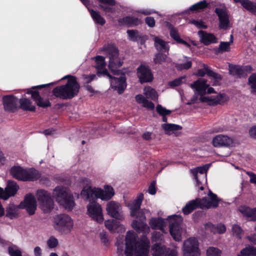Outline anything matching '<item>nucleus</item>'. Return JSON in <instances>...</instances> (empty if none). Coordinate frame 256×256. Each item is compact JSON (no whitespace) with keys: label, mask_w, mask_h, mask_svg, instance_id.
<instances>
[{"label":"nucleus","mask_w":256,"mask_h":256,"mask_svg":"<svg viewBox=\"0 0 256 256\" xmlns=\"http://www.w3.org/2000/svg\"><path fill=\"white\" fill-rule=\"evenodd\" d=\"M104 188L105 190H104L99 188L86 186L82 190L80 195L85 200L100 198L102 200H108L114 195V190L110 186H106Z\"/></svg>","instance_id":"obj_3"},{"label":"nucleus","mask_w":256,"mask_h":256,"mask_svg":"<svg viewBox=\"0 0 256 256\" xmlns=\"http://www.w3.org/2000/svg\"><path fill=\"white\" fill-rule=\"evenodd\" d=\"M190 23L195 25L198 28H206L207 26L202 20H193L190 22Z\"/></svg>","instance_id":"obj_60"},{"label":"nucleus","mask_w":256,"mask_h":256,"mask_svg":"<svg viewBox=\"0 0 256 256\" xmlns=\"http://www.w3.org/2000/svg\"><path fill=\"white\" fill-rule=\"evenodd\" d=\"M66 78L68 80L66 84L56 86L52 90L54 96L64 100L72 98L78 94L80 89L76 76L68 75L63 78Z\"/></svg>","instance_id":"obj_1"},{"label":"nucleus","mask_w":256,"mask_h":256,"mask_svg":"<svg viewBox=\"0 0 256 256\" xmlns=\"http://www.w3.org/2000/svg\"><path fill=\"white\" fill-rule=\"evenodd\" d=\"M170 36L178 42L180 39L178 31L174 28V29H172L170 31Z\"/></svg>","instance_id":"obj_62"},{"label":"nucleus","mask_w":256,"mask_h":256,"mask_svg":"<svg viewBox=\"0 0 256 256\" xmlns=\"http://www.w3.org/2000/svg\"><path fill=\"white\" fill-rule=\"evenodd\" d=\"M94 58L95 59L96 62V64L94 66L97 69L98 72L102 70L104 71L106 70L104 68L106 66V64L104 62V58L100 56H98ZM102 73L104 74V72H102Z\"/></svg>","instance_id":"obj_44"},{"label":"nucleus","mask_w":256,"mask_h":256,"mask_svg":"<svg viewBox=\"0 0 256 256\" xmlns=\"http://www.w3.org/2000/svg\"><path fill=\"white\" fill-rule=\"evenodd\" d=\"M206 256H221V251L214 247H210L206 250Z\"/></svg>","instance_id":"obj_53"},{"label":"nucleus","mask_w":256,"mask_h":256,"mask_svg":"<svg viewBox=\"0 0 256 256\" xmlns=\"http://www.w3.org/2000/svg\"><path fill=\"white\" fill-rule=\"evenodd\" d=\"M256 254V248L248 246L242 249L238 256H251Z\"/></svg>","instance_id":"obj_43"},{"label":"nucleus","mask_w":256,"mask_h":256,"mask_svg":"<svg viewBox=\"0 0 256 256\" xmlns=\"http://www.w3.org/2000/svg\"><path fill=\"white\" fill-rule=\"evenodd\" d=\"M184 256H200V250L198 240L190 238L184 242L182 248Z\"/></svg>","instance_id":"obj_8"},{"label":"nucleus","mask_w":256,"mask_h":256,"mask_svg":"<svg viewBox=\"0 0 256 256\" xmlns=\"http://www.w3.org/2000/svg\"><path fill=\"white\" fill-rule=\"evenodd\" d=\"M32 97L33 100L36 102V104L42 108H47L50 106L51 104L48 99H43L40 96L38 92H32Z\"/></svg>","instance_id":"obj_25"},{"label":"nucleus","mask_w":256,"mask_h":256,"mask_svg":"<svg viewBox=\"0 0 256 256\" xmlns=\"http://www.w3.org/2000/svg\"><path fill=\"white\" fill-rule=\"evenodd\" d=\"M157 112L161 116L168 115L171 112V110L166 109L163 108L161 105H158L156 106Z\"/></svg>","instance_id":"obj_58"},{"label":"nucleus","mask_w":256,"mask_h":256,"mask_svg":"<svg viewBox=\"0 0 256 256\" xmlns=\"http://www.w3.org/2000/svg\"><path fill=\"white\" fill-rule=\"evenodd\" d=\"M229 72L230 74L236 78H241L244 76L243 68L237 66L230 67Z\"/></svg>","instance_id":"obj_42"},{"label":"nucleus","mask_w":256,"mask_h":256,"mask_svg":"<svg viewBox=\"0 0 256 256\" xmlns=\"http://www.w3.org/2000/svg\"><path fill=\"white\" fill-rule=\"evenodd\" d=\"M198 206V200H192L190 202L182 208V212L185 214H188L193 210L196 208Z\"/></svg>","instance_id":"obj_41"},{"label":"nucleus","mask_w":256,"mask_h":256,"mask_svg":"<svg viewBox=\"0 0 256 256\" xmlns=\"http://www.w3.org/2000/svg\"><path fill=\"white\" fill-rule=\"evenodd\" d=\"M145 22L150 27L153 28L155 26V20L153 17H146Z\"/></svg>","instance_id":"obj_63"},{"label":"nucleus","mask_w":256,"mask_h":256,"mask_svg":"<svg viewBox=\"0 0 256 256\" xmlns=\"http://www.w3.org/2000/svg\"><path fill=\"white\" fill-rule=\"evenodd\" d=\"M136 102L142 105L144 108H146L148 110H152L154 108V104L151 102L148 101L146 98L142 94H137L136 97Z\"/></svg>","instance_id":"obj_32"},{"label":"nucleus","mask_w":256,"mask_h":256,"mask_svg":"<svg viewBox=\"0 0 256 256\" xmlns=\"http://www.w3.org/2000/svg\"><path fill=\"white\" fill-rule=\"evenodd\" d=\"M64 200L65 204H59L64 206L66 209L68 210H72L74 206V202L72 192H70L68 194V196H66V198L64 197Z\"/></svg>","instance_id":"obj_40"},{"label":"nucleus","mask_w":256,"mask_h":256,"mask_svg":"<svg viewBox=\"0 0 256 256\" xmlns=\"http://www.w3.org/2000/svg\"><path fill=\"white\" fill-rule=\"evenodd\" d=\"M215 12L219 19V28L220 29L227 30L230 27L229 16L226 8H216Z\"/></svg>","instance_id":"obj_14"},{"label":"nucleus","mask_w":256,"mask_h":256,"mask_svg":"<svg viewBox=\"0 0 256 256\" xmlns=\"http://www.w3.org/2000/svg\"><path fill=\"white\" fill-rule=\"evenodd\" d=\"M241 4L247 10L256 15V3L248 0H241Z\"/></svg>","instance_id":"obj_39"},{"label":"nucleus","mask_w":256,"mask_h":256,"mask_svg":"<svg viewBox=\"0 0 256 256\" xmlns=\"http://www.w3.org/2000/svg\"><path fill=\"white\" fill-rule=\"evenodd\" d=\"M26 181H34L38 180L40 176L38 172L34 169L31 168L26 170Z\"/></svg>","instance_id":"obj_38"},{"label":"nucleus","mask_w":256,"mask_h":256,"mask_svg":"<svg viewBox=\"0 0 256 256\" xmlns=\"http://www.w3.org/2000/svg\"><path fill=\"white\" fill-rule=\"evenodd\" d=\"M239 210L244 216L249 218L250 220L256 221V208H250L248 207L241 206Z\"/></svg>","instance_id":"obj_31"},{"label":"nucleus","mask_w":256,"mask_h":256,"mask_svg":"<svg viewBox=\"0 0 256 256\" xmlns=\"http://www.w3.org/2000/svg\"><path fill=\"white\" fill-rule=\"evenodd\" d=\"M132 227L138 232H148L150 228L144 221L134 220L132 224Z\"/></svg>","instance_id":"obj_35"},{"label":"nucleus","mask_w":256,"mask_h":256,"mask_svg":"<svg viewBox=\"0 0 256 256\" xmlns=\"http://www.w3.org/2000/svg\"><path fill=\"white\" fill-rule=\"evenodd\" d=\"M19 205L16 206L14 204H9L6 208V216L10 220H12L18 216Z\"/></svg>","instance_id":"obj_24"},{"label":"nucleus","mask_w":256,"mask_h":256,"mask_svg":"<svg viewBox=\"0 0 256 256\" xmlns=\"http://www.w3.org/2000/svg\"><path fill=\"white\" fill-rule=\"evenodd\" d=\"M104 74L107 76L111 79V86L112 88L118 91L119 94L122 93L126 88V78L122 76L119 78L112 77L108 72L107 70L104 71Z\"/></svg>","instance_id":"obj_13"},{"label":"nucleus","mask_w":256,"mask_h":256,"mask_svg":"<svg viewBox=\"0 0 256 256\" xmlns=\"http://www.w3.org/2000/svg\"><path fill=\"white\" fill-rule=\"evenodd\" d=\"M197 200L198 206L202 208H216L220 201L217 196L213 194L210 190L209 191L208 197L204 198L202 200Z\"/></svg>","instance_id":"obj_12"},{"label":"nucleus","mask_w":256,"mask_h":256,"mask_svg":"<svg viewBox=\"0 0 256 256\" xmlns=\"http://www.w3.org/2000/svg\"><path fill=\"white\" fill-rule=\"evenodd\" d=\"M228 100V97L224 94H219L216 96H211L210 106L222 104Z\"/></svg>","instance_id":"obj_33"},{"label":"nucleus","mask_w":256,"mask_h":256,"mask_svg":"<svg viewBox=\"0 0 256 256\" xmlns=\"http://www.w3.org/2000/svg\"><path fill=\"white\" fill-rule=\"evenodd\" d=\"M232 139L227 136L219 134L212 139V144L214 147L231 146H233Z\"/></svg>","instance_id":"obj_18"},{"label":"nucleus","mask_w":256,"mask_h":256,"mask_svg":"<svg viewBox=\"0 0 256 256\" xmlns=\"http://www.w3.org/2000/svg\"><path fill=\"white\" fill-rule=\"evenodd\" d=\"M230 42H221L218 48V52L222 53L224 52H228L230 50Z\"/></svg>","instance_id":"obj_55"},{"label":"nucleus","mask_w":256,"mask_h":256,"mask_svg":"<svg viewBox=\"0 0 256 256\" xmlns=\"http://www.w3.org/2000/svg\"><path fill=\"white\" fill-rule=\"evenodd\" d=\"M232 232L233 234L235 236L238 238H241L240 235L242 232V230L239 226L236 224L234 225L232 228Z\"/></svg>","instance_id":"obj_56"},{"label":"nucleus","mask_w":256,"mask_h":256,"mask_svg":"<svg viewBox=\"0 0 256 256\" xmlns=\"http://www.w3.org/2000/svg\"><path fill=\"white\" fill-rule=\"evenodd\" d=\"M8 250L10 256H22L20 249L16 245L8 246Z\"/></svg>","instance_id":"obj_47"},{"label":"nucleus","mask_w":256,"mask_h":256,"mask_svg":"<svg viewBox=\"0 0 256 256\" xmlns=\"http://www.w3.org/2000/svg\"><path fill=\"white\" fill-rule=\"evenodd\" d=\"M26 170L20 166H14L10 170V174L13 178L22 181H26Z\"/></svg>","instance_id":"obj_26"},{"label":"nucleus","mask_w":256,"mask_h":256,"mask_svg":"<svg viewBox=\"0 0 256 256\" xmlns=\"http://www.w3.org/2000/svg\"><path fill=\"white\" fill-rule=\"evenodd\" d=\"M153 256H165L162 248L158 244H154L152 248Z\"/></svg>","instance_id":"obj_49"},{"label":"nucleus","mask_w":256,"mask_h":256,"mask_svg":"<svg viewBox=\"0 0 256 256\" xmlns=\"http://www.w3.org/2000/svg\"><path fill=\"white\" fill-rule=\"evenodd\" d=\"M137 74L141 84L152 80L153 76L150 68L144 65H140L138 68Z\"/></svg>","instance_id":"obj_15"},{"label":"nucleus","mask_w":256,"mask_h":256,"mask_svg":"<svg viewBox=\"0 0 256 256\" xmlns=\"http://www.w3.org/2000/svg\"><path fill=\"white\" fill-rule=\"evenodd\" d=\"M46 244L48 248L52 249L56 248L58 244V240L54 236H50L46 241Z\"/></svg>","instance_id":"obj_51"},{"label":"nucleus","mask_w":256,"mask_h":256,"mask_svg":"<svg viewBox=\"0 0 256 256\" xmlns=\"http://www.w3.org/2000/svg\"><path fill=\"white\" fill-rule=\"evenodd\" d=\"M70 192V190L66 188L58 186L54 190L52 194L58 204H65L64 200V197L66 198V196H68V194Z\"/></svg>","instance_id":"obj_19"},{"label":"nucleus","mask_w":256,"mask_h":256,"mask_svg":"<svg viewBox=\"0 0 256 256\" xmlns=\"http://www.w3.org/2000/svg\"><path fill=\"white\" fill-rule=\"evenodd\" d=\"M206 74L212 78H215L218 79L220 78L218 73L213 72L208 66L204 64V68L198 70L197 75L200 76H204Z\"/></svg>","instance_id":"obj_34"},{"label":"nucleus","mask_w":256,"mask_h":256,"mask_svg":"<svg viewBox=\"0 0 256 256\" xmlns=\"http://www.w3.org/2000/svg\"><path fill=\"white\" fill-rule=\"evenodd\" d=\"M149 224L152 229H159L162 232H166L164 229L166 226L165 222L162 218H152L150 220Z\"/></svg>","instance_id":"obj_27"},{"label":"nucleus","mask_w":256,"mask_h":256,"mask_svg":"<svg viewBox=\"0 0 256 256\" xmlns=\"http://www.w3.org/2000/svg\"><path fill=\"white\" fill-rule=\"evenodd\" d=\"M73 226L72 220L66 214H58L54 218V227L62 234H67L70 233Z\"/></svg>","instance_id":"obj_5"},{"label":"nucleus","mask_w":256,"mask_h":256,"mask_svg":"<svg viewBox=\"0 0 256 256\" xmlns=\"http://www.w3.org/2000/svg\"><path fill=\"white\" fill-rule=\"evenodd\" d=\"M120 25L131 26H137L141 23L140 20L133 16H126L118 20Z\"/></svg>","instance_id":"obj_29"},{"label":"nucleus","mask_w":256,"mask_h":256,"mask_svg":"<svg viewBox=\"0 0 256 256\" xmlns=\"http://www.w3.org/2000/svg\"><path fill=\"white\" fill-rule=\"evenodd\" d=\"M208 168L206 166L197 167L194 169L191 170L190 172L194 176L196 182V186L202 184V182L206 180V172Z\"/></svg>","instance_id":"obj_16"},{"label":"nucleus","mask_w":256,"mask_h":256,"mask_svg":"<svg viewBox=\"0 0 256 256\" xmlns=\"http://www.w3.org/2000/svg\"><path fill=\"white\" fill-rule=\"evenodd\" d=\"M208 6V4L206 3V1L203 0L194 4L190 9L192 10H198L204 8H206Z\"/></svg>","instance_id":"obj_54"},{"label":"nucleus","mask_w":256,"mask_h":256,"mask_svg":"<svg viewBox=\"0 0 256 256\" xmlns=\"http://www.w3.org/2000/svg\"><path fill=\"white\" fill-rule=\"evenodd\" d=\"M89 12L95 22L100 24L101 26H103L105 24L106 21L100 15L98 12L94 11L93 10H89Z\"/></svg>","instance_id":"obj_45"},{"label":"nucleus","mask_w":256,"mask_h":256,"mask_svg":"<svg viewBox=\"0 0 256 256\" xmlns=\"http://www.w3.org/2000/svg\"><path fill=\"white\" fill-rule=\"evenodd\" d=\"M183 77H180L175 80L170 81L168 82V84L171 87H175L180 85L182 82Z\"/></svg>","instance_id":"obj_61"},{"label":"nucleus","mask_w":256,"mask_h":256,"mask_svg":"<svg viewBox=\"0 0 256 256\" xmlns=\"http://www.w3.org/2000/svg\"><path fill=\"white\" fill-rule=\"evenodd\" d=\"M198 35L200 38V42L205 45L207 46L211 43L216 42L217 38L212 34L201 30L198 32Z\"/></svg>","instance_id":"obj_21"},{"label":"nucleus","mask_w":256,"mask_h":256,"mask_svg":"<svg viewBox=\"0 0 256 256\" xmlns=\"http://www.w3.org/2000/svg\"><path fill=\"white\" fill-rule=\"evenodd\" d=\"M144 199V195L140 194L138 198L129 204L130 210V216H134L136 215L137 212L140 211L142 202Z\"/></svg>","instance_id":"obj_23"},{"label":"nucleus","mask_w":256,"mask_h":256,"mask_svg":"<svg viewBox=\"0 0 256 256\" xmlns=\"http://www.w3.org/2000/svg\"><path fill=\"white\" fill-rule=\"evenodd\" d=\"M104 225L106 228L112 232H124L126 228L124 226L118 224L117 222L114 220H106L104 222Z\"/></svg>","instance_id":"obj_22"},{"label":"nucleus","mask_w":256,"mask_h":256,"mask_svg":"<svg viewBox=\"0 0 256 256\" xmlns=\"http://www.w3.org/2000/svg\"><path fill=\"white\" fill-rule=\"evenodd\" d=\"M156 182L153 180L148 188V192L151 194H154L156 193Z\"/></svg>","instance_id":"obj_64"},{"label":"nucleus","mask_w":256,"mask_h":256,"mask_svg":"<svg viewBox=\"0 0 256 256\" xmlns=\"http://www.w3.org/2000/svg\"><path fill=\"white\" fill-rule=\"evenodd\" d=\"M162 128L164 130V133L168 135L175 134L176 132L182 129V126H180L172 124H162Z\"/></svg>","instance_id":"obj_30"},{"label":"nucleus","mask_w":256,"mask_h":256,"mask_svg":"<svg viewBox=\"0 0 256 256\" xmlns=\"http://www.w3.org/2000/svg\"><path fill=\"white\" fill-rule=\"evenodd\" d=\"M100 50L105 52L107 56L110 58L108 65L109 69L114 74H118L120 70L117 68L122 66L123 62L118 57V48L112 45L108 44L104 45Z\"/></svg>","instance_id":"obj_4"},{"label":"nucleus","mask_w":256,"mask_h":256,"mask_svg":"<svg viewBox=\"0 0 256 256\" xmlns=\"http://www.w3.org/2000/svg\"><path fill=\"white\" fill-rule=\"evenodd\" d=\"M166 58L167 56L166 54L158 53L155 55V57L154 58V62L155 64H162L166 61Z\"/></svg>","instance_id":"obj_52"},{"label":"nucleus","mask_w":256,"mask_h":256,"mask_svg":"<svg viewBox=\"0 0 256 256\" xmlns=\"http://www.w3.org/2000/svg\"><path fill=\"white\" fill-rule=\"evenodd\" d=\"M127 33L130 40L136 41L141 38V36L137 30H128Z\"/></svg>","instance_id":"obj_50"},{"label":"nucleus","mask_w":256,"mask_h":256,"mask_svg":"<svg viewBox=\"0 0 256 256\" xmlns=\"http://www.w3.org/2000/svg\"><path fill=\"white\" fill-rule=\"evenodd\" d=\"M144 94L148 98L153 100L158 99V94L156 91L150 87L146 88L144 90Z\"/></svg>","instance_id":"obj_46"},{"label":"nucleus","mask_w":256,"mask_h":256,"mask_svg":"<svg viewBox=\"0 0 256 256\" xmlns=\"http://www.w3.org/2000/svg\"><path fill=\"white\" fill-rule=\"evenodd\" d=\"M192 66V62L190 61H188L184 64H178L176 65V68L178 70H187L190 68Z\"/></svg>","instance_id":"obj_59"},{"label":"nucleus","mask_w":256,"mask_h":256,"mask_svg":"<svg viewBox=\"0 0 256 256\" xmlns=\"http://www.w3.org/2000/svg\"><path fill=\"white\" fill-rule=\"evenodd\" d=\"M248 82L253 91L256 92V73L252 74L250 76Z\"/></svg>","instance_id":"obj_57"},{"label":"nucleus","mask_w":256,"mask_h":256,"mask_svg":"<svg viewBox=\"0 0 256 256\" xmlns=\"http://www.w3.org/2000/svg\"><path fill=\"white\" fill-rule=\"evenodd\" d=\"M4 108L6 111L14 112L18 109V100L12 95L6 96L2 98Z\"/></svg>","instance_id":"obj_17"},{"label":"nucleus","mask_w":256,"mask_h":256,"mask_svg":"<svg viewBox=\"0 0 256 256\" xmlns=\"http://www.w3.org/2000/svg\"><path fill=\"white\" fill-rule=\"evenodd\" d=\"M207 80L204 78H198L190 86L194 90L200 95H204L206 94V90L210 85L206 84Z\"/></svg>","instance_id":"obj_20"},{"label":"nucleus","mask_w":256,"mask_h":256,"mask_svg":"<svg viewBox=\"0 0 256 256\" xmlns=\"http://www.w3.org/2000/svg\"><path fill=\"white\" fill-rule=\"evenodd\" d=\"M170 232L173 238L178 242L182 240V232L181 224L182 222V218L181 216L177 215L170 216Z\"/></svg>","instance_id":"obj_7"},{"label":"nucleus","mask_w":256,"mask_h":256,"mask_svg":"<svg viewBox=\"0 0 256 256\" xmlns=\"http://www.w3.org/2000/svg\"><path fill=\"white\" fill-rule=\"evenodd\" d=\"M19 207L25 209L29 215L34 214L37 208L36 198L31 194H27L24 200L20 204Z\"/></svg>","instance_id":"obj_10"},{"label":"nucleus","mask_w":256,"mask_h":256,"mask_svg":"<svg viewBox=\"0 0 256 256\" xmlns=\"http://www.w3.org/2000/svg\"><path fill=\"white\" fill-rule=\"evenodd\" d=\"M20 108L24 110L34 112L35 106L32 104L31 101L26 98H22L20 100Z\"/></svg>","instance_id":"obj_37"},{"label":"nucleus","mask_w":256,"mask_h":256,"mask_svg":"<svg viewBox=\"0 0 256 256\" xmlns=\"http://www.w3.org/2000/svg\"><path fill=\"white\" fill-rule=\"evenodd\" d=\"M36 196L39 208L44 212H50L54 208V202L50 192L43 190H38Z\"/></svg>","instance_id":"obj_6"},{"label":"nucleus","mask_w":256,"mask_h":256,"mask_svg":"<svg viewBox=\"0 0 256 256\" xmlns=\"http://www.w3.org/2000/svg\"><path fill=\"white\" fill-rule=\"evenodd\" d=\"M136 234L128 231L126 237V255L134 256L133 252H134L136 256H148V246L144 242H136Z\"/></svg>","instance_id":"obj_2"},{"label":"nucleus","mask_w":256,"mask_h":256,"mask_svg":"<svg viewBox=\"0 0 256 256\" xmlns=\"http://www.w3.org/2000/svg\"><path fill=\"white\" fill-rule=\"evenodd\" d=\"M208 228H212V230L214 232H218L219 234H223L226 232V228L224 224H218L216 226H214L213 224H208L206 225Z\"/></svg>","instance_id":"obj_48"},{"label":"nucleus","mask_w":256,"mask_h":256,"mask_svg":"<svg viewBox=\"0 0 256 256\" xmlns=\"http://www.w3.org/2000/svg\"><path fill=\"white\" fill-rule=\"evenodd\" d=\"M106 211L110 216L119 220L124 218L120 204L114 201H110L106 204Z\"/></svg>","instance_id":"obj_11"},{"label":"nucleus","mask_w":256,"mask_h":256,"mask_svg":"<svg viewBox=\"0 0 256 256\" xmlns=\"http://www.w3.org/2000/svg\"><path fill=\"white\" fill-rule=\"evenodd\" d=\"M151 37L152 40L154 42V46L158 50H164L166 52H167L169 50V48L168 46L166 43L162 39L155 36L154 35H152Z\"/></svg>","instance_id":"obj_36"},{"label":"nucleus","mask_w":256,"mask_h":256,"mask_svg":"<svg viewBox=\"0 0 256 256\" xmlns=\"http://www.w3.org/2000/svg\"><path fill=\"white\" fill-rule=\"evenodd\" d=\"M91 199L93 200L92 198ZM89 200L90 202L87 206L88 214L94 220L98 223L102 224L104 221V218L101 206L95 200L91 201L90 198Z\"/></svg>","instance_id":"obj_9"},{"label":"nucleus","mask_w":256,"mask_h":256,"mask_svg":"<svg viewBox=\"0 0 256 256\" xmlns=\"http://www.w3.org/2000/svg\"><path fill=\"white\" fill-rule=\"evenodd\" d=\"M19 188L18 186L14 181L10 180L8 182L6 187L4 190L5 195L8 196V198L12 196H14Z\"/></svg>","instance_id":"obj_28"}]
</instances>
